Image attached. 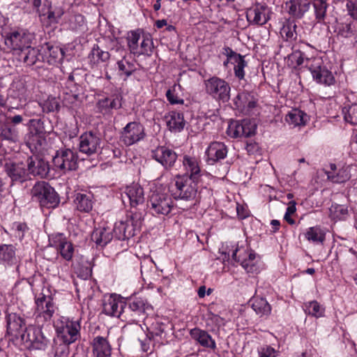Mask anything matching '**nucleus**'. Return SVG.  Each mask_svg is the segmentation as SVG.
I'll list each match as a JSON object with an SVG mask.
<instances>
[{
	"label": "nucleus",
	"mask_w": 357,
	"mask_h": 357,
	"mask_svg": "<svg viewBox=\"0 0 357 357\" xmlns=\"http://www.w3.org/2000/svg\"><path fill=\"white\" fill-rule=\"evenodd\" d=\"M197 180L192 179L187 175H177L171 183L172 190L176 199L188 202L183 209H188L195 205L197 202Z\"/></svg>",
	"instance_id": "1"
},
{
	"label": "nucleus",
	"mask_w": 357,
	"mask_h": 357,
	"mask_svg": "<svg viewBox=\"0 0 357 357\" xmlns=\"http://www.w3.org/2000/svg\"><path fill=\"white\" fill-rule=\"evenodd\" d=\"M233 259L248 273H258L261 269L260 257L247 245H237L232 253Z\"/></svg>",
	"instance_id": "2"
},
{
	"label": "nucleus",
	"mask_w": 357,
	"mask_h": 357,
	"mask_svg": "<svg viewBox=\"0 0 357 357\" xmlns=\"http://www.w3.org/2000/svg\"><path fill=\"white\" fill-rule=\"evenodd\" d=\"M34 34L25 29L13 30L5 37L6 46L15 54H20L32 45Z\"/></svg>",
	"instance_id": "3"
},
{
	"label": "nucleus",
	"mask_w": 357,
	"mask_h": 357,
	"mask_svg": "<svg viewBox=\"0 0 357 357\" xmlns=\"http://www.w3.org/2000/svg\"><path fill=\"white\" fill-rule=\"evenodd\" d=\"M32 197L42 207L55 208L59 203V197L54 189L44 181L37 182L31 189Z\"/></svg>",
	"instance_id": "4"
},
{
	"label": "nucleus",
	"mask_w": 357,
	"mask_h": 357,
	"mask_svg": "<svg viewBox=\"0 0 357 357\" xmlns=\"http://www.w3.org/2000/svg\"><path fill=\"white\" fill-rule=\"evenodd\" d=\"M55 327L58 337L65 344H70L80 337L79 331L81 327L79 321L61 317L56 322Z\"/></svg>",
	"instance_id": "5"
},
{
	"label": "nucleus",
	"mask_w": 357,
	"mask_h": 357,
	"mask_svg": "<svg viewBox=\"0 0 357 357\" xmlns=\"http://www.w3.org/2000/svg\"><path fill=\"white\" fill-rule=\"evenodd\" d=\"M35 305L34 315L38 324L50 321L58 309L53 298L43 293L36 296Z\"/></svg>",
	"instance_id": "6"
},
{
	"label": "nucleus",
	"mask_w": 357,
	"mask_h": 357,
	"mask_svg": "<svg viewBox=\"0 0 357 357\" xmlns=\"http://www.w3.org/2000/svg\"><path fill=\"white\" fill-rule=\"evenodd\" d=\"M152 307L146 299L135 298L130 300L123 311V320L128 322H138L146 318L148 312L151 311Z\"/></svg>",
	"instance_id": "7"
},
{
	"label": "nucleus",
	"mask_w": 357,
	"mask_h": 357,
	"mask_svg": "<svg viewBox=\"0 0 357 357\" xmlns=\"http://www.w3.org/2000/svg\"><path fill=\"white\" fill-rule=\"evenodd\" d=\"M320 58L314 57L307 59L305 66L310 71L313 79L318 84L331 86L335 84V79L333 73L325 66Z\"/></svg>",
	"instance_id": "8"
},
{
	"label": "nucleus",
	"mask_w": 357,
	"mask_h": 357,
	"mask_svg": "<svg viewBox=\"0 0 357 357\" xmlns=\"http://www.w3.org/2000/svg\"><path fill=\"white\" fill-rule=\"evenodd\" d=\"M206 93L214 99L227 102L230 98L231 88L223 79L213 76L204 81Z\"/></svg>",
	"instance_id": "9"
},
{
	"label": "nucleus",
	"mask_w": 357,
	"mask_h": 357,
	"mask_svg": "<svg viewBox=\"0 0 357 357\" xmlns=\"http://www.w3.org/2000/svg\"><path fill=\"white\" fill-rule=\"evenodd\" d=\"M128 45L132 54L135 55H150L152 52V40L144 35L141 36L139 30L132 31L128 33Z\"/></svg>",
	"instance_id": "10"
},
{
	"label": "nucleus",
	"mask_w": 357,
	"mask_h": 357,
	"mask_svg": "<svg viewBox=\"0 0 357 357\" xmlns=\"http://www.w3.org/2000/svg\"><path fill=\"white\" fill-rule=\"evenodd\" d=\"M148 206L153 215H167L174 207V202L167 193L153 192L149 197Z\"/></svg>",
	"instance_id": "11"
},
{
	"label": "nucleus",
	"mask_w": 357,
	"mask_h": 357,
	"mask_svg": "<svg viewBox=\"0 0 357 357\" xmlns=\"http://www.w3.org/2000/svg\"><path fill=\"white\" fill-rule=\"evenodd\" d=\"M21 340L29 347L35 349L44 350L47 347L49 340L44 335L40 327L29 326L22 334Z\"/></svg>",
	"instance_id": "12"
},
{
	"label": "nucleus",
	"mask_w": 357,
	"mask_h": 357,
	"mask_svg": "<svg viewBox=\"0 0 357 357\" xmlns=\"http://www.w3.org/2000/svg\"><path fill=\"white\" fill-rule=\"evenodd\" d=\"M52 161L55 167L63 172L75 170L77 167V154L70 149L56 151Z\"/></svg>",
	"instance_id": "13"
},
{
	"label": "nucleus",
	"mask_w": 357,
	"mask_h": 357,
	"mask_svg": "<svg viewBox=\"0 0 357 357\" xmlns=\"http://www.w3.org/2000/svg\"><path fill=\"white\" fill-rule=\"evenodd\" d=\"M145 137L143 126L137 121L128 123L121 132V141L126 146H131Z\"/></svg>",
	"instance_id": "14"
},
{
	"label": "nucleus",
	"mask_w": 357,
	"mask_h": 357,
	"mask_svg": "<svg viewBox=\"0 0 357 357\" xmlns=\"http://www.w3.org/2000/svg\"><path fill=\"white\" fill-rule=\"evenodd\" d=\"M258 98L253 92L243 91L234 98L236 108L245 115H250L257 107Z\"/></svg>",
	"instance_id": "15"
},
{
	"label": "nucleus",
	"mask_w": 357,
	"mask_h": 357,
	"mask_svg": "<svg viewBox=\"0 0 357 357\" xmlns=\"http://www.w3.org/2000/svg\"><path fill=\"white\" fill-rule=\"evenodd\" d=\"M271 10L265 3H256L246 11L248 21L252 24L263 25L270 19Z\"/></svg>",
	"instance_id": "16"
},
{
	"label": "nucleus",
	"mask_w": 357,
	"mask_h": 357,
	"mask_svg": "<svg viewBox=\"0 0 357 357\" xmlns=\"http://www.w3.org/2000/svg\"><path fill=\"white\" fill-rule=\"evenodd\" d=\"M50 245L54 247L61 256L66 261H70L74 254V246L68 241L63 234L56 233L49 236Z\"/></svg>",
	"instance_id": "17"
},
{
	"label": "nucleus",
	"mask_w": 357,
	"mask_h": 357,
	"mask_svg": "<svg viewBox=\"0 0 357 357\" xmlns=\"http://www.w3.org/2000/svg\"><path fill=\"white\" fill-rule=\"evenodd\" d=\"M79 141V151L87 155L97 153L101 148V139L98 134L92 132L83 133Z\"/></svg>",
	"instance_id": "18"
},
{
	"label": "nucleus",
	"mask_w": 357,
	"mask_h": 357,
	"mask_svg": "<svg viewBox=\"0 0 357 357\" xmlns=\"http://www.w3.org/2000/svg\"><path fill=\"white\" fill-rule=\"evenodd\" d=\"M26 168L29 176L45 177L50 171L49 164L38 155H32L27 158Z\"/></svg>",
	"instance_id": "19"
},
{
	"label": "nucleus",
	"mask_w": 357,
	"mask_h": 357,
	"mask_svg": "<svg viewBox=\"0 0 357 357\" xmlns=\"http://www.w3.org/2000/svg\"><path fill=\"white\" fill-rule=\"evenodd\" d=\"M7 333L15 338H21L22 334L26 331L24 319L17 313H9L6 316Z\"/></svg>",
	"instance_id": "20"
},
{
	"label": "nucleus",
	"mask_w": 357,
	"mask_h": 357,
	"mask_svg": "<svg viewBox=\"0 0 357 357\" xmlns=\"http://www.w3.org/2000/svg\"><path fill=\"white\" fill-rule=\"evenodd\" d=\"M152 157L165 168L174 166L176 159V153L166 146H158L152 151Z\"/></svg>",
	"instance_id": "21"
},
{
	"label": "nucleus",
	"mask_w": 357,
	"mask_h": 357,
	"mask_svg": "<svg viewBox=\"0 0 357 357\" xmlns=\"http://www.w3.org/2000/svg\"><path fill=\"white\" fill-rule=\"evenodd\" d=\"M126 303L116 296H110L103 303L102 312L109 316L117 317L123 320Z\"/></svg>",
	"instance_id": "22"
},
{
	"label": "nucleus",
	"mask_w": 357,
	"mask_h": 357,
	"mask_svg": "<svg viewBox=\"0 0 357 357\" xmlns=\"http://www.w3.org/2000/svg\"><path fill=\"white\" fill-rule=\"evenodd\" d=\"M6 171L13 182L23 183L30 180L27 172L26 165L24 162H10L6 165Z\"/></svg>",
	"instance_id": "23"
},
{
	"label": "nucleus",
	"mask_w": 357,
	"mask_h": 357,
	"mask_svg": "<svg viewBox=\"0 0 357 357\" xmlns=\"http://www.w3.org/2000/svg\"><path fill=\"white\" fill-rule=\"evenodd\" d=\"M123 199H128L131 207H136L144 202V192L143 188L138 183H133L128 185L122 195Z\"/></svg>",
	"instance_id": "24"
},
{
	"label": "nucleus",
	"mask_w": 357,
	"mask_h": 357,
	"mask_svg": "<svg viewBox=\"0 0 357 357\" xmlns=\"http://www.w3.org/2000/svg\"><path fill=\"white\" fill-rule=\"evenodd\" d=\"M17 252V249L15 245H0V264L5 266H13L17 264L20 258Z\"/></svg>",
	"instance_id": "25"
},
{
	"label": "nucleus",
	"mask_w": 357,
	"mask_h": 357,
	"mask_svg": "<svg viewBox=\"0 0 357 357\" xmlns=\"http://www.w3.org/2000/svg\"><path fill=\"white\" fill-rule=\"evenodd\" d=\"M206 161L209 165H213L222 159H224L227 154L226 146L222 142H213L210 144L206 150Z\"/></svg>",
	"instance_id": "26"
},
{
	"label": "nucleus",
	"mask_w": 357,
	"mask_h": 357,
	"mask_svg": "<svg viewBox=\"0 0 357 357\" xmlns=\"http://www.w3.org/2000/svg\"><path fill=\"white\" fill-rule=\"evenodd\" d=\"M288 13L292 17L302 18L310 8V0H290L286 2Z\"/></svg>",
	"instance_id": "27"
},
{
	"label": "nucleus",
	"mask_w": 357,
	"mask_h": 357,
	"mask_svg": "<svg viewBox=\"0 0 357 357\" xmlns=\"http://www.w3.org/2000/svg\"><path fill=\"white\" fill-rule=\"evenodd\" d=\"M166 125L171 132H181L185 126V122L183 114L181 112L172 111L164 116Z\"/></svg>",
	"instance_id": "28"
},
{
	"label": "nucleus",
	"mask_w": 357,
	"mask_h": 357,
	"mask_svg": "<svg viewBox=\"0 0 357 357\" xmlns=\"http://www.w3.org/2000/svg\"><path fill=\"white\" fill-rule=\"evenodd\" d=\"M112 347L107 340L101 336L93 340V354L96 357H110Z\"/></svg>",
	"instance_id": "29"
},
{
	"label": "nucleus",
	"mask_w": 357,
	"mask_h": 357,
	"mask_svg": "<svg viewBox=\"0 0 357 357\" xmlns=\"http://www.w3.org/2000/svg\"><path fill=\"white\" fill-rule=\"evenodd\" d=\"M328 179L334 183H344L349 179L350 174L348 167H342L337 169L335 164L330 165V170L326 171Z\"/></svg>",
	"instance_id": "30"
},
{
	"label": "nucleus",
	"mask_w": 357,
	"mask_h": 357,
	"mask_svg": "<svg viewBox=\"0 0 357 357\" xmlns=\"http://www.w3.org/2000/svg\"><path fill=\"white\" fill-rule=\"evenodd\" d=\"M183 164L188 177L199 181L201 176V169L197 159L195 157L185 155L183 157Z\"/></svg>",
	"instance_id": "31"
},
{
	"label": "nucleus",
	"mask_w": 357,
	"mask_h": 357,
	"mask_svg": "<svg viewBox=\"0 0 357 357\" xmlns=\"http://www.w3.org/2000/svg\"><path fill=\"white\" fill-rule=\"evenodd\" d=\"M74 202L76 208L81 212L89 213L93 208V195L90 193H77Z\"/></svg>",
	"instance_id": "32"
},
{
	"label": "nucleus",
	"mask_w": 357,
	"mask_h": 357,
	"mask_svg": "<svg viewBox=\"0 0 357 357\" xmlns=\"http://www.w3.org/2000/svg\"><path fill=\"white\" fill-rule=\"evenodd\" d=\"M191 337L197 340L202 346L214 349L215 348V342L211 336L204 331L199 328H193L190 331Z\"/></svg>",
	"instance_id": "33"
},
{
	"label": "nucleus",
	"mask_w": 357,
	"mask_h": 357,
	"mask_svg": "<svg viewBox=\"0 0 357 357\" xmlns=\"http://www.w3.org/2000/svg\"><path fill=\"white\" fill-rule=\"evenodd\" d=\"M113 235L110 229L105 227L96 228L91 234V240L102 247L109 243Z\"/></svg>",
	"instance_id": "34"
},
{
	"label": "nucleus",
	"mask_w": 357,
	"mask_h": 357,
	"mask_svg": "<svg viewBox=\"0 0 357 357\" xmlns=\"http://www.w3.org/2000/svg\"><path fill=\"white\" fill-rule=\"evenodd\" d=\"M114 235L118 239L129 238L135 235L132 226L126 221H119L114 225L113 229Z\"/></svg>",
	"instance_id": "35"
},
{
	"label": "nucleus",
	"mask_w": 357,
	"mask_h": 357,
	"mask_svg": "<svg viewBox=\"0 0 357 357\" xmlns=\"http://www.w3.org/2000/svg\"><path fill=\"white\" fill-rule=\"evenodd\" d=\"M286 121L294 127L304 126L307 121V115L299 109H291L286 116Z\"/></svg>",
	"instance_id": "36"
},
{
	"label": "nucleus",
	"mask_w": 357,
	"mask_h": 357,
	"mask_svg": "<svg viewBox=\"0 0 357 357\" xmlns=\"http://www.w3.org/2000/svg\"><path fill=\"white\" fill-rule=\"evenodd\" d=\"M252 307L260 317L268 316L271 312V307L270 304L264 298H255L252 300Z\"/></svg>",
	"instance_id": "37"
},
{
	"label": "nucleus",
	"mask_w": 357,
	"mask_h": 357,
	"mask_svg": "<svg viewBox=\"0 0 357 357\" xmlns=\"http://www.w3.org/2000/svg\"><path fill=\"white\" fill-rule=\"evenodd\" d=\"M312 6L314 10L315 19L318 22H324L326 17L328 4L326 0H313Z\"/></svg>",
	"instance_id": "38"
},
{
	"label": "nucleus",
	"mask_w": 357,
	"mask_h": 357,
	"mask_svg": "<svg viewBox=\"0 0 357 357\" xmlns=\"http://www.w3.org/2000/svg\"><path fill=\"white\" fill-rule=\"evenodd\" d=\"M45 142V139L43 137L42 132H38L36 130L33 132V131L31 130L28 136L26 144L32 151L33 150L37 151L43 146Z\"/></svg>",
	"instance_id": "39"
},
{
	"label": "nucleus",
	"mask_w": 357,
	"mask_h": 357,
	"mask_svg": "<svg viewBox=\"0 0 357 357\" xmlns=\"http://www.w3.org/2000/svg\"><path fill=\"white\" fill-rule=\"evenodd\" d=\"M305 237L314 243H322L325 240V233L319 227H312L307 230Z\"/></svg>",
	"instance_id": "40"
},
{
	"label": "nucleus",
	"mask_w": 357,
	"mask_h": 357,
	"mask_svg": "<svg viewBox=\"0 0 357 357\" xmlns=\"http://www.w3.org/2000/svg\"><path fill=\"white\" fill-rule=\"evenodd\" d=\"M89 57L91 62L98 64L100 62L107 61L109 59V54L108 52L101 50L98 45H94Z\"/></svg>",
	"instance_id": "41"
},
{
	"label": "nucleus",
	"mask_w": 357,
	"mask_h": 357,
	"mask_svg": "<svg viewBox=\"0 0 357 357\" xmlns=\"http://www.w3.org/2000/svg\"><path fill=\"white\" fill-rule=\"evenodd\" d=\"M234 65V71L236 77L238 79H243L245 77V68L248 63L244 59V56H239L230 62Z\"/></svg>",
	"instance_id": "42"
},
{
	"label": "nucleus",
	"mask_w": 357,
	"mask_h": 357,
	"mask_svg": "<svg viewBox=\"0 0 357 357\" xmlns=\"http://www.w3.org/2000/svg\"><path fill=\"white\" fill-rule=\"evenodd\" d=\"M118 70L120 75H125L126 77L132 75L135 70V65L129 61L126 57L117 62Z\"/></svg>",
	"instance_id": "43"
},
{
	"label": "nucleus",
	"mask_w": 357,
	"mask_h": 357,
	"mask_svg": "<svg viewBox=\"0 0 357 357\" xmlns=\"http://www.w3.org/2000/svg\"><path fill=\"white\" fill-rule=\"evenodd\" d=\"M342 112L347 122L352 125H357V104L344 107Z\"/></svg>",
	"instance_id": "44"
},
{
	"label": "nucleus",
	"mask_w": 357,
	"mask_h": 357,
	"mask_svg": "<svg viewBox=\"0 0 357 357\" xmlns=\"http://www.w3.org/2000/svg\"><path fill=\"white\" fill-rule=\"evenodd\" d=\"M305 312L315 317H321L324 315V308L316 301H310L305 304Z\"/></svg>",
	"instance_id": "45"
},
{
	"label": "nucleus",
	"mask_w": 357,
	"mask_h": 357,
	"mask_svg": "<svg viewBox=\"0 0 357 357\" xmlns=\"http://www.w3.org/2000/svg\"><path fill=\"white\" fill-rule=\"evenodd\" d=\"M356 30L353 23H342L337 27V34L343 38H351L356 34Z\"/></svg>",
	"instance_id": "46"
},
{
	"label": "nucleus",
	"mask_w": 357,
	"mask_h": 357,
	"mask_svg": "<svg viewBox=\"0 0 357 357\" xmlns=\"http://www.w3.org/2000/svg\"><path fill=\"white\" fill-rule=\"evenodd\" d=\"M242 132H243L242 121H232L229 123L227 130V133L229 136L234 138L241 137Z\"/></svg>",
	"instance_id": "47"
},
{
	"label": "nucleus",
	"mask_w": 357,
	"mask_h": 357,
	"mask_svg": "<svg viewBox=\"0 0 357 357\" xmlns=\"http://www.w3.org/2000/svg\"><path fill=\"white\" fill-rule=\"evenodd\" d=\"M25 51H27L23 58V61L28 66H32L36 63L38 60L39 50L36 48L32 47L31 46Z\"/></svg>",
	"instance_id": "48"
},
{
	"label": "nucleus",
	"mask_w": 357,
	"mask_h": 357,
	"mask_svg": "<svg viewBox=\"0 0 357 357\" xmlns=\"http://www.w3.org/2000/svg\"><path fill=\"white\" fill-rule=\"evenodd\" d=\"M46 54L50 58L49 63H54L63 57L62 49L57 46H48Z\"/></svg>",
	"instance_id": "49"
},
{
	"label": "nucleus",
	"mask_w": 357,
	"mask_h": 357,
	"mask_svg": "<svg viewBox=\"0 0 357 357\" xmlns=\"http://www.w3.org/2000/svg\"><path fill=\"white\" fill-rule=\"evenodd\" d=\"M0 136L4 139L16 142L18 139V131L14 128L6 126L1 129Z\"/></svg>",
	"instance_id": "50"
},
{
	"label": "nucleus",
	"mask_w": 357,
	"mask_h": 357,
	"mask_svg": "<svg viewBox=\"0 0 357 357\" xmlns=\"http://www.w3.org/2000/svg\"><path fill=\"white\" fill-rule=\"evenodd\" d=\"M296 25L294 22H288L282 28L281 34L282 36H285L286 40L295 39L296 37Z\"/></svg>",
	"instance_id": "51"
},
{
	"label": "nucleus",
	"mask_w": 357,
	"mask_h": 357,
	"mask_svg": "<svg viewBox=\"0 0 357 357\" xmlns=\"http://www.w3.org/2000/svg\"><path fill=\"white\" fill-rule=\"evenodd\" d=\"M307 57L303 52L300 50L294 51L289 55V60L294 67L299 66L304 63V60L307 61Z\"/></svg>",
	"instance_id": "52"
},
{
	"label": "nucleus",
	"mask_w": 357,
	"mask_h": 357,
	"mask_svg": "<svg viewBox=\"0 0 357 357\" xmlns=\"http://www.w3.org/2000/svg\"><path fill=\"white\" fill-rule=\"evenodd\" d=\"M142 219V215L140 213L132 212L130 215L127 216L126 222H128L130 226H132V231L135 233V229L140 227Z\"/></svg>",
	"instance_id": "53"
},
{
	"label": "nucleus",
	"mask_w": 357,
	"mask_h": 357,
	"mask_svg": "<svg viewBox=\"0 0 357 357\" xmlns=\"http://www.w3.org/2000/svg\"><path fill=\"white\" fill-rule=\"evenodd\" d=\"M242 137H248L253 135L256 130V124L250 120L244 119L242 121Z\"/></svg>",
	"instance_id": "54"
},
{
	"label": "nucleus",
	"mask_w": 357,
	"mask_h": 357,
	"mask_svg": "<svg viewBox=\"0 0 357 357\" xmlns=\"http://www.w3.org/2000/svg\"><path fill=\"white\" fill-rule=\"evenodd\" d=\"M42 107L44 112H52L59 109V104L56 98H49L43 103Z\"/></svg>",
	"instance_id": "55"
},
{
	"label": "nucleus",
	"mask_w": 357,
	"mask_h": 357,
	"mask_svg": "<svg viewBox=\"0 0 357 357\" xmlns=\"http://www.w3.org/2000/svg\"><path fill=\"white\" fill-rule=\"evenodd\" d=\"M331 211V213H333V218L337 220L344 219L348 213L347 208L343 205H337L333 207Z\"/></svg>",
	"instance_id": "56"
},
{
	"label": "nucleus",
	"mask_w": 357,
	"mask_h": 357,
	"mask_svg": "<svg viewBox=\"0 0 357 357\" xmlns=\"http://www.w3.org/2000/svg\"><path fill=\"white\" fill-rule=\"evenodd\" d=\"M259 357H276L278 351L270 345H264L258 349Z\"/></svg>",
	"instance_id": "57"
},
{
	"label": "nucleus",
	"mask_w": 357,
	"mask_h": 357,
	"mask_svg": "<svg viewBox=\"0 0 357 357\" xmlns=\"http://www.w3.org/2000/svg\"><path fill=\"white\" fill-rule=\"evenodd\" d=\"M296 203L295 201L289 202L284 216V219L290 225H294L295 223V221L291 218V215L295 213L296 211Z\"/></svg>",
	"instance_id": "58"
},
{
	"label": "nucleus",
	"mask_w": 357,
	"mask_h": 357,
	"mask_svg": "<svg viewBox=\"0 0 357 357\" xmlns=\"http://www.w3.org/2000/svg\"><path fill=\"white\" fill-rule=\"evenodd\" d=\"M166 97L167 100L172 104V105H176V104H183V100L180 98L178 95L175 93L174 89H169L166 92Z\"/></svg>",
	"instance_id": "59"
},
{
	"label": "nucleus",
	"mask_w": 357,
	"mask_h": 357,
	"mask_svg": "<svg viewBox=\"0 0 357 357\" xmlns=\"http://www.w3.org/2000/svg\"><path fill=\"white\" fill-rule=\"evenodd\" d=\"M165 331V325L159 321L152 324L150 327V333L152 335L160 336Z\"/></svg>",
	"instance_id": "60"
},
{
	"label": "nucleus",
	"mask_w": 357,
	"mask_h": 357,
	"mask_svg": "<svg viewBox=\"0 0 357 357\" xmlns=\"http://www.w3.org/2000/svg\"><path fill=\"white\" fill-rule=\"evenodd\" d=\"M97 107L99 112H100L102 114L109 113L111 110V108L109 104L108 98H105L99 100V101L97 103Z\"/></svg>",
	"instance_id": "61"
},
{
	"label": "nucleus",
	"mask_w": 357,
	"mask_h": 357,
	"mask_svg": "<svg viewBox=\"0 0 357 357\" xmlns=\"http://www.w3.org/2000/svg\"><path fill=\"white\" fill-rule=\"evenodd\" d=\"M111 109H117L121 107V98L119 96L108 98Z\"/></svg>",
	"instance_id": "62"
},
{
	"label": "nucleus",
	"mask_w": 357,
	"mask_h": 357,
	"mask_svg": "<svg viewBox=\"0 0 357 357\" xmlns=\"http://www.w3.org/2000/svg\"><path fill=\"white\" fill-rule=\"evenodd\" d=\"M69 344H60L57 348L56 351L55 356L56 357H68L69 354Z\"/></svg>",
	"instance_id": "63"
},
{
	"label": "nucleus",
	"mask_w": 357,
	"mask_h": 357,
	"mask_svg": "<svg viewBox=\"0 0 357 357\" xmlns=\"http://www.w3.org/2000/svg\"><path fill=\"white\" fill-rule=\"evenodd\" d=\"M347 8L349 15L353 18L357 20V2L348 1L347 3Z\"/></svg>",
	"instance_id": "64"
}]
</instances>
